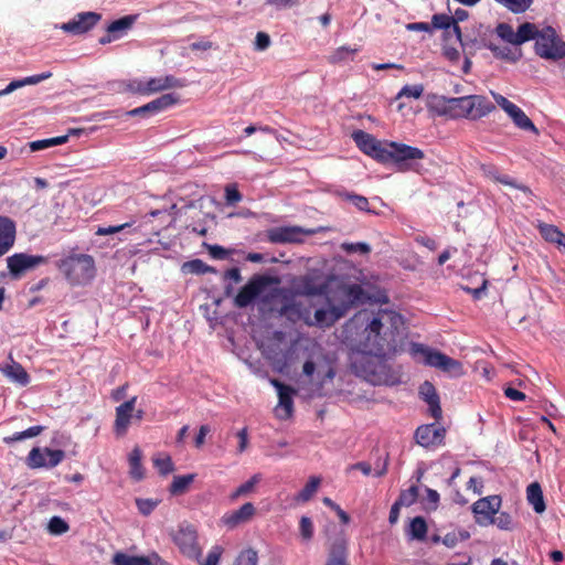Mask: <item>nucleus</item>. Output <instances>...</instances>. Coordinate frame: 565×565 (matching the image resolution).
<instances>
[{
    "instance_id": "nucleus-1",
    "label": "nucleus",
    "mask_w": 565,
    "mask_h": 565,
    "mask_svg": "<svg viewBox=\"0 0 565 565\" xmlns=\"http://www.w3.org/2000/svg\"><path fill=\"white\" fill-rule=\"evenodd\" d=\"M403 327V317L396 311L362 310L344 324L343 338L362 354L395 355Z\"/></svg>"
},
{
    "instance_id": "nucleus-2",
    "label": "nucleus",
    "mask_w": 565,
    "mask_h": 565,
    "mask_svg": "<svg viewBox=\"0 0 565 565\" xmlns=\"http://www.w3.org/2000/svg\"><path fill=\"white\" fill-rule=\"evenodd\" d=\"M341 294L342 299L339 305H332L327 309H317L313 317H310V313L307 312L306 316L301 315V319L309 327L329 328L341 319L352 306L362 302L364 299V290L356 284L343 286Z\"/></svg>"
},
{
    "instance_id": "nucleus-3",
    "label": "nucleus",
    "mask_w": 565,
    "mask_h": 565,
    "mask_svg": "<svg viewBox=\"0 0 565 565\" xmlns=\"http://www.w3.org/2000/svg\"><path fill=\"white\" fill-rule=\"evenodd\" d=\"M391 356L362 354L360 360L354 362V367L359 375L373 385L393 386L401 383V373L387 363Z\"/></svg>"
},
{
    "instance_id": "nucleus-4",
    "label": "nucleus",
    "mask_w": 565,
    "mask_h": 565,
    "mask_svg": "<svg viewBox=\"0 0 565 565\" xmlns=\"http://www.w3.org/2000/svg\"><path fill=\"white\" fill-rule=\"evenodd\" d=\"M302 374L313 386L312 392L322 395L324 386L335 376L334 362L321 348H317L303 363Z\"/></svg>"
},
{
    "instance_id": "nucleus-5",
    "label": "nucleus",
    "mask_w": 565,
    "mask_h": 565,
    "mask_svg": "<svg viewBox=\"0 0 565 565\" xmlns=\"http://www.w3.org/2000/svg\"><path fill=\"white\" fill-rule=\"evenodd\" d=\"M534 52L541 58L547 61H559L565 57V42L551 25H536L532 30Z\"/></svg>"
},
{
    "instance_id": "nucleus-6",
    "label": "nucleus",
    "mask_w": 565,
    "mask_h": 565,
    "mask_svg": "<svg viewBox=\"0 0 565 565\" xmlns=\"http://www.w3.org/2000/svg\"><path fill=\"white\" fill-rule=\"evenodd\" d=\"M71 285L79 286L89 282L95 276V260L88 254H72L56 263Z\"/></svg>"
},
{
    "instance_id": "nucleus-7",
    "label": "nucleus",
    "mask_w": 565,
    "mask_h": 565,
    "mask_svg": "<svg viewBox=\"0 0 565 565\" xmlns=\"http://www.w3.org/2000/svg\"><path fill=\"white\" fill-rule=\"evenodd\" d=\"M411 354L414 359L423 362L425 365L438 369L451 376L457 377L463 374V367L460 361L424 344L412 343Z\"/></svg>"
},
{
    "instance_id": "nucleus-8",
    "label": "nucleus",
    "mask_w": 565,
    "mask_h": 565,
    "mask_svg": "<svg viewBox=\"0 0 565 565\" xmlns=\"http://www.w3.org/2000/svg\"><path fill=\"white\" fill-rule=\"evenodd\" d=\"M270 282V278L266 276H253L235 296L234 306L239 309H243L250 306L256 300H259L264 305L268 303L271 299L276 298L281 292V289L275 288L270 292L265 294Z\"/></svg>"
},
{
    "instance_id": "nucleus-9",
    "label": "nucleus",
    "mask_w": 565,
    "mask_h": 565,
    "mask_svg": "<svg viewBox=\"0 0 565 565\" xmlns=\"http://www.w3.org/2000/svg\"><path fill=\"white\" fill-rule=\"evenodd\" d=\"M494 109V106L486 97L469 95L462 97H450L449 118L478 119L487 116Z\"/></svg>"
},
{
    "instance_id": "nucleus-10",
    "label": "nucleus",
    "mask_w": 565,
    "mask_h": 565,
    "mask_svg": "<svg viewBox=\"0 0 565 565\" xmlns=\"http://www.w3.org/2000/svg\"><path fill=\"white\" fill-rule=\"evenodd\" d=\"M425 157L419 148L399 142H390L385 147L382 162L393 161L399 171H419L418 161Z\"/></svg>"
},
{
    "instance_id": "nucleus-11",
    "label": "nucleus",
    "mask_w": 565,
    "mask_h": 565,
    "mask_svg": "<svg viewBox=\"0 0 565 565\" xmlns=\"http://www.w3.org/2000/svg\"><path fill=\"white\" fill-rule=\"evenodd\" d=\"M184 86V81L173 75L151 77L147 79H131L127 84V89L140 95H151L170 88Z\"/></svg>"
},
{
    "instance_id": "nucleus-12",
    "label": "nucleus",
    "mask_w": 565,
    "mask_h": 565,
    "mask_svg": "<svg viewBox=\"0 0 565 565\" xmlns=\"http://www.w3.org/2000/svg\"><path fill=\"white\" fill-rule=\"evenodd\" d=\"M172 541L183 556L193 561H200L202 547L199 544L198 532L194 526L181 524L178 530L172 533Z\"/></svg>"
},
{
    "instance_id": "nucleus-13",
    "label": "nucleus",
    "mask_w": 565,
    "mask_h": 565,
    "mask_svg": "<svg viewBox=\"0 0 565 565\" xmlns=\"http://www.w3.org/2000/svg\"><path fill=\"white\" fill-rule=\"evenodd\" d=\"M64 457L65 452L61 449L34 447L29 452L25 463L30 469H52L58 466Z\"/></svg>"
},
{
    "instance_id": "nucleus-14",
    "label": "nucleus",
    "mask_w": 565,
    "mask_h": 565,
    "mask_svg": "<svg viewBox=\"0 0 565 565\" xmlns=\"http://www.w3.org/2000/svg\"><path fill=\"white\" fill-rule=\"evenodd\" d=\"M533 29L534 23L524 22L520 24L518 31L514 32L511 24L502 22L497 25L495 33L501 40L518 46L532 40Z\"/></svg>"
},
{
    "instance_id": "nucleus-15",
    "label": "nucleus",
    "mask_w": 565,
    "mask_h": 565,
    "mask_svg": "<svg viewBox=\"0 0 565 565\" xmlns=\"http://www.w3.org/2000/svg\"><path fill=\"white\" fill-rule=\"evenodd\" d=\"M500 507L501 498L499 495H489L476 501L472 504V512L475 513L477 524L481 526L490 525Z\"/></svg>"
},
{
    "instance_id": "nucleus-16",
    "label": "nucleus",
    "mask_w": 565,
    "mask_h": 565,
    "mask_svg": "<svg viewBox=\"0 0 565 565\" xmlns=\"http://www.w3.org/2000/svg\"><path fill=\"white\" fill-rule=\"evenodd\" d=\"M102 19L96 12H81L68 22L62 23L60 29L73 35H81L92 30Z\"/></svg>"
},
{
    "instance_id": "nucleus-17",
    "label": "nucleus",
    "mask_w": 565,
    "mask_h": 565,
    "mask_svg": "<svg viewBox=\"0 0 565 565\" xmlns=\"http://www.w3.org/2000/svg\"><path fill=\"white\" fill-rule=\"evenodd\" d=\"M313 233V231L305 230L300 226H279L268 231V239L276 244L300 243L305 236Z\"/></svg>"
},
{
    "instance_id": "nucleus-18",
    "label": "nucleus",
    "mask_w": 565,
    "mask_h": 565,
    "mask_svg": "<svg viewBox=\"0 0 565 565\" xmlns=\"http://www.w3.org/2000/svg\"><path fill=\"white\" fill-rule=\"evenodd\" d=\"M46 262L44 256L29 255L24 253H17L7 258L9 271L12 276L18 277L22 273L32 269Z\"/></svg>"
},
{
    "instance_id": "nucleus-19",
    "label": "nucleus",
    "mask_w": 565,
    "mask_h": 565,
    "mask_svg": "<svg viewBox=\"0 0 565 565\" xmlns=\"http://www.w3.org/2000/svg\"><path fill=\"white\" fill-rule=\"evenodd\" d=\"M446 430L436 424L419 426L415 431V438L418 445L425 448H433L443 445Z\"/></svg>"
},
{
    "instance_id": "nucleus-20",
    "label": "nucleus",
    "mask_w": 565,
    "mask_h": 565,
    "mask_svg": "<svg viewBox=\"0 0 565 565\" xmlns=\"http://www.w3.org/2000/svg\"><path fill=\"white\" fill-rule=\"evenodd\" d=\"M270 384L277 390L278 405L276 407V416L280 419H287L292 414L294 401L292 395L295 391L277 379H271Z\"/></svg>"
},
{
    "instance_id": "nucleus-21",
    "label": "nucleus",
    "mask_w": 565,
    "mask_h": 565,
    "mask_svg": "<svg viewBox=\"0 0 565 565\" xmlns=\"http://www.w3.org/2000/svg\"><path fill=\"white\" fill-rule=\"evenodd\" d=\"M352 138L361 151L382 162L385 147H382L372 135L363 130H356L352 134Z\"/></svg>"
},
{
    "instance_id": "nucleus-22",
    "label": "nucleus",
    "mask_w": 565,
    "mask_h": 565,
    "mask_svg": "<svg viewBox=\"0 0 565 565\" xmlns=\"http://www.w3.org/2000/svg\"><path fill=\"white\" fill-rule=\"evenodd\" d=\"M255 513V505L252 502H246L237 510L226 512L221 518V523L228 530H233L242 524L249 522Z\"/></svg>"
},
{
    "instance_id": "nucleus-23",
    "label": "nucleus",
    "mask_w": 565,
    "mask_h": 565,
    "mask_svg": "<svg viewBox=\"0 0 565 565\" xmlns=\"http://www.w3.org/2000/svg\"><path fill=\"white\" fill-rule=\"evenodd\" d=\"M136 402L137 397L134 396L116 407V419L114 425L116 435L124 436L127 433Z\"/></svg>"
},
{
    "instance_id": "nucleus-24",
    "label": "nucleus",
    "mask_w": 565,
    "mask_h": 565,
    "mask_svg": "<svg viewBox=\"0 0 565 565\" xmlns=\"http://www.w3.org/2000/svg\"><path fill=\"white\" fill-rule=\"evenodd\" d=\"M178 100V97L175 94L169 93L161 95L157 99L151 100L150 103L137 107L128 113L129 116H139V115H147V114H158L162 111L163 109H167L168 107L174 105Z\"/></svg>"
},
{
    "instance_id": "nucleus-25",
    "label": "nucleus",
    "mask_w": 565,
    "mask_h": 565,
    "mask_svg": "<svg viewBox=\"0 0 565 565\" xmlns=\"http://www.w3.org/2000/svg\"><path fill=\"white\" fill-rule=\"evenodd\" d=\"M480 169L484 177H487L495 182L502 183L504 185L515 188V189L524 192L525 194L531 195V190L526 185L518 183L513 178H511L508 174L500 173V171L498 170L497 167H494L492 164H482L480 167Z\"/></svg>"
},
{
    "instance_id": "nucleus-26",
    "label": "nucleus",
    "mask_w": 565,
    "mask_h": 565,
    "mask_svg": "<svg viewBox=\"0 0 565 565\" xmlns=\"http://www.w3.org/2000/svg\"><path fill=\"white\" fill-rule=\"evenodd\" d=\"M15 241V224L7 216H0V257L7 254Z\"/></svg>"
},
{
    "instance_id": "nucleus-27",
    "label": "nucleus",
    "mask_w": 565,
    "mask_h": 565,
    "mask_svg": "<svg viewBox=\"0 0 565 565\" xmlns=\"http://www.w3.org/2000/svg\"><path fill=\"white\" fill-rule=\"evenodd\" d=\"M431 24L435 29L445 30L446 36L454 35L457 41L461 43V31L455 19L448 14H434L431 18Z\"/></svg>"
},
{
    "instance_id": "nucleus-28",
    "label": "nucleus",
    "mask_w": 565,
    "mask_h": 565,
    "mask_svg": "<svg viewBox=\"0 0 565 565\" xmlns=\"http://www.w3.org/2000/svg\"><path fill=\"white\" fill-rule=\"evenodd\" d=\"M419 393L423 399L428 404L430 415L435 419H439L441 417V407L434 385L429 382H425L420 385Z\"/></svg>"
},
{
    "instance_id": "nucleus-29",
    "label": "nucleus",
    "mask_w": 565,
    "mask_h": 565,
    "mask_svg": "<svg viewBox=\"0 0 565 565\" xmlns=\"http://www.w3.org/2000/svg\"><path fill=\"white\" fill-rule=\"evenodd\" d=\"M159 556L157 553H152L148 556H136L129 555L122 552H118L113 557L114 565H153L156 563L154 557Z\"/></svg>"
},
{
    "instance_id": "nucleus-30",
    "label": "nucleus",
    "mask_w": 565,
    "mask_h": 565,
    "mask_svg": "<svg viewBox=\"0 0 565 565\" xmlns=\"http://www.w3.org/2000/svg\"><path fill=\"white\" fill-rule=\"evenodd\" d=\"M326 565H348L347 541L343 537L332 543Z\"/></svg>"
},
{
    "instance_id": "nucleus-31",
    "label": "nucleus",
    "mask_w": 565,
    "mask_h": 565,
    "mask_svg": "<svg viewBox=\"0 0 565 565\" xmlns=\"http://www.w3.org/2000/svg\"><path fill=\"white\" fill-rule=\"evenodd\" d=\"M427 108L438 116H446L449 118L450 97H445L436 94H429L426 98Z\"/></svg>"
},
{
    "instance_id": "nucleus-32",
    "label": "nucleus",
    "mask_w": 565,
    "mask_h": 565,
    "mask_svg": "<svg viewBox=\"0 0 565 565\" xmlns=\"http://www.w3.org/2000/svg\"><path fill=\"white\" fill-rule=\"evenodd\" d=\"M136 20L137 15L135 14L125 15L108 24L106 30L108 33L116 35V39L119 40L132 28Z\"/></svg>"
},
{
    "instance_id": "nucleus-33",
    "label": "nucleus",
    "mask_w": 565,
    "mask_h": 565,
    "mask_svg": "<svg viewBox=\"0 0 565 565\" xmlns=\"http://www.w3.org/2000/svg\"><path fill=\"white\" fill-rule=\"evenodd\" d=\"M509 117L513 120L516 127L523 130H530L537 134V129L526 114L515 104H513L507 111Z\"/></svg>"
},
{
    "instance_id": "nucleus-34",
    "label": "nucleus",
    "mask_w": 565,
    "mask_h": 565,
    "mask_svg": "<svg viewBox=\"0 0 565 565\" xmlns=\"http://www.w3.org/2000/svg\"><path fill=\"white\" fill-rule=\"evenodd\" d=\"M526 498L529 503L532 505L536 513H543L546 509L543 492L541 486L537 482H533L527 486Z\"/></svg>"
},
{
    "instance_id": "nucleus-35",
    "label": "nucleus",
    "mask_w": 565,
    "mask_h": 565,
    "mask_svg": "<svg viewBox=\"0 0 565 565\" xmlns=\"http://www.w3.org/2000/svg\"><path fill=\"white\" fill-rule=\"evenodd\" d=\"M0 370L7 377L15 383H19L20 385L24 386L30 382L29 374L19 363L12 362L11 364L4 365Z\"/></svg>"
},
{
    "instance_id": "nucleus-36",
    "label": "nucleus",
    "mask_w": 565,
    "mask_h": 565,
    "mask_svg": "<svg viewBox=\"0 0 565 565\" xmlns=\"http://www.w3.org/2000/svg\"><path fill=\"white\" fill-rule=\"evenodd\" d=\"M540 233L545 241L555 243L565 253V234L556 226L551 224H541Z\"/></svg>"
},
{
    "instance_id": "nucleus-37",
    "label": "nucleus",
    "mask_w": 565,
    "mask_h": 565,
    "mask_svg": "<svg viewBox=\"0 0 565 565\" xmlns=\"http://www.w3.org/2000/svg\"><path fill=\"white\" fill-rule=\"evenodd\" d=\"M406 534L411 540L424 541L427 535V524L423 516L414 518L407 530Z\"/></svg>"
},
{
    "instance_id": "nucleus-38",
    "label": "nucleus",
    "mask_w": 565,
    "mask_h": 565,
    "mask_svg": "<svg viewBox=\"0 0 565 565\" xmlns=\"http://www.w3.org/2000/svg\"><path fill=\"white\" fill-rule=\"evenodd\" d=\"M182 271L185 274H194V275H204V274H215V268L211 267L210 265L205 264L202 259H192L189 262H185L182 265Z\"/></svg>"
},
{
    "instance_id": "nucleus-39",
    "label": "nucleus",
    "mask_w": 565,
    "mask_h": 565,
    "mask_svg": "<svg viewBox=\"0 0 565 565\" xmlns=\"http://www.w3.org/2000/svg\"><path fill=\"white\" fill-rule=\"evenodd\" d=\"M321 479L319 477H310L303 489L295 497L297 503L308 502L317 492Z\"/></svg>"
},
{
    "instance_id": "nucleus-40",
    "label": "nucleus",
    "mask_w": 565,
    "mask_h": 565,
    "mask_svg": "<svg viewBox=\"0 0 565 565\" xmlns=\"http://www.w3.org/2000/svg\"><path fill=\"white\" fill-rule=\"evenodd\" d=\"M262 475L255 473L246 482L242 483L236 490L230 495L232 501H236L241 497H245L254 491L255 487L260 482Z\"/></svg>"
},
{
    "instance_id": "nucleus-41",
    "label": "nucleus",
    "mask_w": 565,
    "mask_h": 565,
    "mask_svg": "<svg viewBox=\"0 0 565 565\" xmlns=\"http://www.w3.org/2000/svg\"><path fill=\"white\" fill-rule=\"evenodd\" d=\"M141 450L134 448L129 455L130 476L135 480H141L143 478V468L141 465Z\"/></svg>"
},
{
    "instance_id": "nucleus-42",
    "label": "nucleus",
    "mask_w": 565,
    "mask_h": 565,
    "mask_svg": "<svg viewBox=\"0 0 565 565\" xmlns=\"http://www.w3.org/2000/svg\"><path fill=\"white\" fill-rule=\"evenodd\" d=\"M194 479H195L194 473L174 476L173 481L169 489L170 493L173 495L184 493L186 491L188 487L194 481Z\"/></svg>"
},
{
    "instance_id": "nucleus-43",
    "label": "nucleus",
    "mask_w": 565,
    "mask_h": 565,
    "mask_svg": "<svg viewBox=\"0 0 565 565\" xmlns=\"http://www.w3.org/2000/svg\"><path fill=\"white\" fill-rule=\"evenodd\" d=\"M498 4L502 6L514 14H521L527 11L533 4L534 0H494Z\"/></svg>"
},
{
    "instance_id": "nucleus-44",
    "label": "nucleus",
    "mask_w": 565,
    "mask_h": 565,
    "mask_svg": "<svg viewBox=\"0 0 565 565\" xmlns=\"http://www.w3.org/2000/svg\"><path fill=\"white\" fill-rule=\"evenodd\" d=\"M43 430L44 426H32L23 431L14 433L11 436L4 437L3 443L7 445H11L13 443L22 441L28 438H33L39 436Z\"/></svg>"
},
{
    "instance_id": "nucleus-45",
    "label": "nucleus",
    "mask_w": 565,
    "mask_h": 565,
    "mask_svg": "<svg viewBox=\"0 0 565 565\" xmlns=\"http://www.w3.org/2000/svg\"><path fill=\"white\" fill-rule=\"evenodd\" d=\"M43 430L44 426H32L23 431L14 433L11 436L4 437L3 443L7 445H11L13 443L22 441L28 438H33L39 436Z\"/></svg>"
},
{
    "instance_id": "nucleus-46",
    "label": "nucleus",
    "mask_w": 565,
    "mask_h": 565,
    "mask_svg": "<svg viewBox=\"0 0 565 565\" xmlns=\"http://www.w3.org/2000/svg\"><path fill=\"white\" fill-rule=\"evenodd\" d=\"M487 49H489L493 55L498 58H501V60H507V61H510V62H516L520 56H521V52L519 51L518 53L516 52H513L510 47L508 46H499V45H495L493 43H488L486 45Z\"/></svg>"
},
{
    "instance_id": "nucleus-47",
    "label": "nucleus",
    "mask_w": 565,
    "mask_h": 565,
    "mask_svg": "<svg viewBox=\"0 0 565 565\" xmlns=\"http://www.w3.org/2000/svg\"><path fill=\"white\" fill-rule=\"evenodd\" d=\"M153 465L162 476H167L174 470L171 457L166 454H158L153 458Z\"/></svg>"
},
{
    "instance_id": "nucleus-48",
    "label": "nucleus",
    "mask_w": 565,
    "mask_h": 565,
    "mask_svg": "<svg viewBox=\"0 0 565 565\" xmlns=\"http://www.w3.org/2000/svg\"><path fill=\"white\" fill-rule=\"evenodd\" d=\"M424 93V86L422 84H415V85H405L401 88V90L396 95V99L401 98H414L418 99L422 97Z\"/></svg>"
},
{
    "instance_id": "nucleus-49",
    "label": "nucleus",
    "mask_w": 565,
    "mask_h": 565,
    "mask_svg": "<svg viewBox=\"0 0 565 565\" xmlns=\"http://www.w3.org/2000/svg\"><path fill=\"white\" fill-rule=\"evenodd\" d=\"M356 52H358V49H353V47L345 46V45L340 46L330 56V62L333 64L344 62V61L351 58V56L354 55Z\"/></svg>"
},
{
    "instance_id": "nucleus-50",
    "label": "nucleus",
    "mask_w": 565,
    "mask_h": 565,
    "mask_svg": "<svg viewBox=\"0 0 565 565\" xmlns=\"http://www.w3.org/2000/svg\"><path fill=\"white\" fill-rule=\"evenodd\" d=\"M500 530L512 531L514 529V521L508 512H500L498 516H493L492 523Z\"/></svg>"
},
{
    "instance_id": "nucleus-51",
    "label": "nucleus",
    "mask_w": 565,
    "mask_h": 565,
    "mask_svg": "<svg viewBox=\"0 0 565 565\" xmlns=\"http://www.w3.org/2000/svg\"><path fill=\"white\" fill-rule=\"evenodd\" d=\"M258 555L257 552L248 548L239 553L235 559L234 565H257Z\"/></svg>"
},
{
    "instance_id": "nucleus-52",
    "label": "nucleus",
    "mask_w": 565,
    "mask_h": 565,
    "mask_svg": "<svg viewBox=\"0 0 565 565\" xmlns=\"http://www.w3.org/2000/svg\"><path fill=\"white\" fill-rule=\"evenodd\" d=\"M417 495L418 488L416 486H412L407 490L403 491L396 501L402 507H409L416 501Z\"/></svg>"
},
{
    "instance_id": "nucleus-53",
    "label": "nucleus",
    "mask_w": 565,
    "mask_h": 565,
    "mask_svg": "<svg viewBox=\"0 0 565 565\" xmlns=\"http://www.w3.org/2000/svg\"><path fill=\"white\" fill-rule=\"evenodd\" d=\"M341 248L348 253V254H354V253H359V254H369L371 252V246L366 243H363V242H358V243H343L341 245Z\"/></svg>"
},
{
    "instance_id": "nucleus-54",
    "label": "nucleus",
    "mask_w": 565,
    "mask_h": 565,
    "mask_svg": "<svg viewBox=\"0 0 565 565\" xmlns=\"http://www.w3.org/2000/svg\"><path fill=\"white\" fill-rule=\"evenodd\" d=\"M299 531L302 540L310 541L313 536V523L310 518L301 516L299 522Z\"/></svg>"
},
{
    "instance_id": "nucleus-55",
    "label": "nucleus",
    "mask_w": 565,
    "mask_h": 565,
    "mask_svg": "<svg viewBox=\"0 0 565 565\" xmlns=\"http://www.w3.org/2000/svg\"><path fill=\"white\" fill-rule=\"evenodd\" d=\"M135 222L131 221V222H127V223H124V224H120V225H114V226H99L95 234L98 235V236H105V235H111V234H116V233H120L122 232L126 228H129L131 227V225L134 224Z\"/></svg>"
},
{
    "instance_id": "nucleus-56",
    "label": "nucleus",
    "mask_w": 565,
    "mask_h": 565,
    "mask_svg": "<svg viewBox=\"0 0 565 565\" xmlns=\"http://www.w3.org/2000/svg\"><path fill=\"white\" fill-rule=\"evenodd\" d=\"M68 530V524L60 516H53L49 522V531L52 534H63Z\"/></svg>"
},
{
    "instance_id": "nucleus-57",
    "label": "nucleus",
    "mask_w": 565,
    "mask_h": 565,
    "mask_svg": "<svg viewBox=\"0 0 565 565\" xmlns=\"http://www.w3.org/2000/svg\"><path fill=\"white\" fill-rule=\"evenodd\" d=\"M159 501L153 499H137L136 505L142 515H149L158 505Z\"/></svg>"
},
{
    "instance_id": "nucleus-58",
    "label": "nucleus",
    "mask_w": 565,
    "mask_h": 565,
    "mask_svg": "<svg viewBox=\"0 0 565 565\" xmlns=\"http://www.w3.org/2000/svg\"><path fill=\"white\" fill-rule=\"evenodd\" d=\"M223 554V548L220 545H214L207 553L206 558L200 563V565H217L221 556Z\"/></svg>"
},
{
    "instance_id": "nucleus-59",
    "label": "nucleus",
    "mask_w": 565,
    "mask_h": 565,
    "mask_svg": "<svg viewBox=\"0 0 565 565\" xmlns=\"http://www.w3.org/2000/svg\"><path fill=\"white\" fill-rule=\"evenodd\" d=\"M51 77H52L51 72H43L41 74H35V75L26 76L24 78H20V81H21L22 87H24L26 85H36V84H39L43 81H46Z\"/></svg>"
},
{
    "instance_id": "nucleus-60",
    "label": "nucleus",
    "mask_w": 565,
    "mask_h": 565,
    "mask_svg": "<svg viewBox=\"0 0 565 565\" xmlns=\"http://www.w3.org/2000/svg\"><path fill=\"white\" fill-rule=\"evenodd\" d=\"M265 3L276 10H285L299 6L300 0H265Z\"/></svg>"
},
{
    "instance_id": "nucleus-61",
    "label": "nucleus",
    "mask_w": 565,
    "mask_h": 565,
    "mask_svg": "<svg viewBox=\"0 0 565 565\" xmlns=\"http://www.w3.org/2000/svg\"><path fill=\"white\" fill-rule=\"evenodd\" d=\"M225 200L228 205H234L242 200V195L235 185L230 184L225 188Z\"/></svg>"
},
{
    "instance_id": "nucleus-62",
    "label": "nucleus",
    "mask_w": 565,
    "mask_h": 565,
    "mask_svg": "<svg viewBox=\"0 0 565 565\" xmlns=\"http://www.w3.org/2000/svg\"><path fill=\"white\" fill-rule=\"evenodd\" d=\"M206 248L214 259H225L230 255V252L220 245H206Z\"/></svg>"
},
{
    "instance_id": "nucleus-63",
    "label": "nucleus",
    "mask_w": 565,
    "mask_h": 565,
    "mask_svg": "<svg viewBox=\"0 0 565 565\" xmlns=\"http://www.w3.org/2000/svg\"><path fill=\"white\" fill-rule=\"evenodd\" d=\"M347 199L350 200L360 211H369V201L365 196L358 194H347Z\"/></svg>"
},
{
    "instance_id": "nucleus-64",
    "label": "nucleus",
    "mask_w": 565,
    "mask_h": 565,
    "mask_svg": "<svg viewBox=\"0 0 565 565\" xmlns=\"http://www.w3.org/2000/svg\"><path fill=\"white\" fill-rule=\"evenodd\" d=\"M270 45V38L265 32H258L255 38V49L265 51Z\"/></svg>"
}]
</instances>
